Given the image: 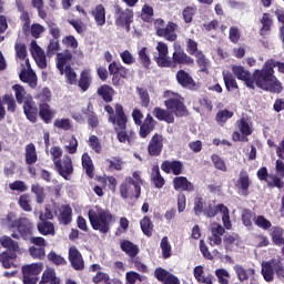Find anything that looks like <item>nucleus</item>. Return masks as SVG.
<instances>
[{
	"mask_svg": "<svg viewBox=\"0 0 284 284\" xmlns=\"http://www.w3.org/2000/svg\"><path fill=\"white\" fill-rule=\"evenodd\" d=\"M91 17H93L95 26L98 28H103L105 24V7L103 4H98L91 10Z\"/></svg>",
	"mask_w": 284,
	"mask_h": 284,
	"instance_id": "7c9ffc66",
	"label": "nucleus"
},
{
	"mask_svg": "<svg viewBox=\"0 0 284 284\" xmlns=\"http://www.w3.org/2000/svg\"><path fill=\"white\" fill-rule=\"evenodd\" d=\"M72 61V52L67 50L64 53H58L57 54V68L60 72V74H63V70H65V64Z\"/></svg>",
	"mask_w": 284,
	"mask_h": 284,
	"instance_id": "a19ab883",
	"label": "nucleus"
},
{
	"mask_svg": "<svg viewBox=\"0 0 284 284\" xmlns=\"http://www.w3.org/2000/svg\"><path fill=\"white\" fill-rule=\"evenodd\" d=\"M78 88L82 92H88L90 90V85H92V74L88 70H82L80 73V79L78 80Z\"/></svg>",
	"mask_w": 284,
	"mask_h": 284,
	"instance_id": "f704fd0d",
	"label": "nucleus"
},
{
	"mask_svg": "<svg viewBox=\"0 0 284 284\" xmlns=\"http://www.w3.org/2000/svg\"><path fill=\"white\" fill-rule=\"evenodd\" d=\"M54 114L57 112L50 106L48 103H39V116L43 123L47 125L52 123V119H54Z\"/></svg>",
	"mask_w": 284,
	"mask_h": 284,
	"instance_id": "c85d7f7f",
	"label": "nucleus"
},
{
	"mask_svg": "<svg viewBox=\"0 0 284 284\" xmlns=\"http://www.w3.org/2000/svg\"><path fill=\"white\" fill-rule=\"evenodd\" d=\"M82 168L85 171L87 176L89 179H94V163L92 162V158L88 152H84L81 158Z\"/></svg>",
	"mask_w": 284,
	"mask_h": 284,
	"instance_id": "c9c22d12",
	"label": "nucleus"
},
{
	"mask_svg": "<svg viewBox=\"0 0 284 284\" xmlns=\"http://www.w3.org/2000/svg\"><path fill=\"white\" fill-rule=\"evenodd\" d=\"M39 234L42 236H55L57 230L54 229V223L43 219V215H40V222L37 224Z\"/></svg>",
	"mask_w": 284,
	"mask_h": 284,
	"instance_id": "393cba45",
	"label": "nucleus"
},
{
	"mask_svg": "<svg viewBox=\"0 0 284 284\" xmlns=\"http://www.w3.org/2000/svg\"><path fill=\"white\" fill-rule=\"evenodd\" d=\"M120 250H122V252H124V254H126L131 260L136 258V256H139V252H141L139 245L134 244V242L130 240H122L120 242Z\"/></svg>",
	"mask_w": 284,
	"mask_h": 284,
	"instance_id": "bb28decb",
	"label": "nucleus"
},
{
	"mask_svg": "<svg viewBox=\"0 0 284 284\" xmlns=\"http://www.w3.org/2000/svg\"><path fill=\"white\" fill-rule=\"evenodd\" d=\"M232 72L236 77V79H239V81L244 82L248 90H256V79L254 78V72L252 74L243 65H233Z\"/></svg>",
	"mask_w": 284,
	"mask_h": 284,
	"instance_id": "9d476101",
	"label": "nucleus"
},
{
	"mask_svg": "<svg viewBox=\"0 0 284 284\" xmlns=\"http://www.w3.org/2000/svg\"><path fill=\"white\" fill-rule=\"evenodd\" d=\"M24 159L27 165H34L39 161V155L37 154V146L34 143H29L26 145Z\"/></svg>",
	"mask_w": 284,
	"mask_h": 284,
	"instance_id": "72a5a7b5",
	"label": "nucleus"
},
{
	"mask_svg": "<svg viewBox=\"0 0 284 284\" xmlns=\"http://www.w3.org/2000/svg\"><path fill=\"white\" fill-rule=\"evenodd\" d=\"M140 227L144 236H148L149 239L152 236V234H154V223L148 215L140 221Z\"/></svg>",
	"mask_w": 284,
	"mask_h": 284,
	"instance_id": "79ce46f5",
	"label": "nucleus"
},
{
	"mask_svg": "<svg viewBox=\"0 0 284 284\" xmlns=\"http://www.w3.org/2000/svg\"><path fill=\"white\" fill-rule=\"evenodd\" d=\"M175 79L179 85H181V88H184L186 90L196 92L199 88H201V84H199V82H196L194 78H192V75L183 69L176 72Z\"/></svg>",
	"mask_w": 284,
	"mask_h": 284,
	"instance_id": "9b49d317",
	"label": "nucleus"
},
{
	"mask_svg": "<svg viewBox=\"0 0 284 284\" xmlns=\"http://www.w3.org/2000/svg\"><path fill=\"white\" fill-rule=\"evenodd\" d=\"M40 283L42 284H61V280H59V277H57V272H54V270L52 268H47L41 277Z\"/></svg>",
	"mask_w": 284,
	"mask_h": 284,
	"instance_id": "c03bdc74",
	"label": "nucleus"
},
{
	"mask_svg": "<svg viewBox=\"0 0 284 284\" xmlns=\"http://www.w3.org/2000/svg\"><path fill=\"white\" fill-rule=\"evenodd\" d=\"M160 247L163 258H170L172 256V245L170 244V240L168 239V236L162 237Z\"/></svg>",
	"mask_w": 284,
	"mask_h": 284,
	"instance_id": "13d9d810",
	"label": "nucleus"
},
{
	"mask_svg": "<svg viewBox=\"0 0 284 284\" xmlns=\"http://www.w3.org/2000/svg\"><path fill=\"white\" fill-rule=\"evenodd\" d=\"M151 181L158 190H161V187L165 185V178L161 175V170L159 169V165H154L152 168Z\"/></svg>",
	"mask_w": 284,
	"mask_h": 284,
	"instance_id": "58836bf2",
	"label": "nucleus"
},
{
	"mask_svg": "<svg viewBox=\"0 0 284 284\" xmlns=\"http://www.w3.org/2000/svg\"><path fill=\"white\" fill-rule=\"evenodd\" d=\"M155 50L158 54L153 57V60L159 68H176V65L194 64V58L189 55L183 49L175 50L172 54V59H170L168 57L170 49L165 42H158Z\"/></svg>",
	"mask_w": 284,
	"mask_h": 284,
	"instance_id": "f03ea898",
	"label": "nucleus"
},
{
	"mask_svg": "<svg viewBox=\"0 0 284 284\" xmlns=\"http://www.w3.org/2000/svg\"><path fill=\"white\" fill-rule=\"evenodd\" d=\"M153 116L158 121H165V123H174V113L169 109H161V106H155L152 112Z\"/></svg>",
	"mask_w": 284,
	"mask_h": 284,
	"instance_id": "c756f323",
	"label": "nucleus"
},
{
	"mask_svg": "<svg viewBox=\"0 0 284 284\" xmlns=\"http://www.w3.org/2000/svg\"><path fill=\"white\" fill-rule=\"evenodd\" d=\"M23 113L26 114L28 121L31 123H37V119L39 116V109L34 105V100L32 97H27L23 102Z\"/></svg>",
	"mask_w": 284,
	"mask_h": 284,
	"instance_id": "412c9836",
	"label": "nucleus"
},
{
	"mask_svg": "<svg viewBox=\"0 0 284 284\" xmlns=\"http://www.w3.org/2000/svg\"><path fill=\"white\" fill-rule=\"evenodd\" d=\"M88 216L92 230H95L100 234H108L112 230L114 215L109 210L97 206L95 210H89Z\"/></svg>",
	"mask_w": 284,
	"mask_h": 284,
	"instance_id": "20e7f679",
	"label": "nucleus"
},
{
	"mask_svg": "<svg viewBox=\"0 0 284 284\" xmlns=\"http://www.w3.org/2000/svg\"><path fill=\"white\" fill-rule=\"evenodd\" d=\"M31 192L36 196V203L38 205H42V203H45V187L41 186V184L36 183L31 185Z\"/></svg>",
	"mask_w": 284,
	"mask_h": 284,
	"instance_id": "37998d69",
	"label": "nucleus"
},
{
	"mask_svg": "<svg viewBox=\"0 0 284 284\" xmlns=\"http://www.w3.org/2000/svg\"><path fill=\"white\" fill-rule=\"evenodd\" d=\"M223 243H224L225 250H227L229 252H232V250H234V245H236V247L241 245V237L236 233L226 234L223 239Z\"/></svg>",
	"mask_w": 284,
	"mask_h": 284,
	"instance_id": "ea45409f",
	"label": "nucleus"
},
{
	"mask_svg": "<svg viewBox=\"0 0 284 284\" xmlns=\"http://www.w3.org/2000/svg\"><path fill=\"white\" fill-rule=\"evenodd\" d=\"M120 196L124 200L141 199V196H136V189L134 187V183H132V176L125 178L124 182L120 185Z\"/></svg>",
	"mask_w": 284,
	"mask_h": 284,
	"instance_id": "f3484780",
	"label": "nucleus"
},
{
	"mask_svg": "<svg viewBox=\"0 0 284 284\" xmlns=\"http://www.w3.org/2000/svg\"><path fill=\"white\" fill-rule=\"evenodd\" d=\"M154 276L162 284H181V280L176 275L163 267L155 268Z\"/></svg>",
	"mask_w": 284,
	"mask_h": 284,
	"instance_id": "a211bd4d",
	"label": "nucleus"
},
{
	"mask_svg": "<svg viewBox=\"0 0 284 284\" xmlns=\"http://www.w3.org/2000/svg\"><path fill=\"white\" fill-rule=\"evenodd\" d=\"M69 262L71 263V267L75 270V272H81L85 270V261L83 260V255L77 248V246H71L69 248Z\"/></svg>",
	"mask_w": 284,
	"mask_h": 284,
	"instance_id": "dca6fc26",
	"label": "nucleus"
},
{
	"mask_svg": "<svg viewBox=\"0 0 284 284\" xmlns=\"http://www.w3.org/2000/svg\"><path fill=\"white\" fill-rule=\"evenodd\" d=\"M104 112L109 114L108 121L112 123L119 143H132L136 139L134 130H128L130 121L123 104L115 103L114 108L110 104L104 105Z\"/></svg>",
	"mask_w": 284,
	"mask_h": 284,
	"instance_id": "f257e3e1",
	"label": "nucleus"
},
{
	"mask_svg": "<svg viewBox=\"0 0 284 284\" xmlns=\"http://www.w3.org/2000/svg\"><path fill=\"white\" fill-rule=\"evenodd\" d=\"M58 221L60 225H70L72 223V206L70 204L61 206Z\"/></svg>",
	"mask_w": 284,
	"mask_h": 284,
	"instance_id": "473e14b6",
	"label": "nucleus"
},
{
	"mask_svg": "<svg viewBox=\"0 0 284 284\" xmlns=\"http://www.w3.org/2000/svg\"><path fill=\"white\" fill-rule=\"evenodd\" d=\"M6 221L8 226L11 230H17L24 241H28L34 232V224H32L28 217H20L14 220V213L11 212L8 213Z\"/></svg>",
	"mask_w": 284,
	"mask_h": 284,
	"instance_id": "39448f33",
	"label": "nucleus"
},
{
	"mask_svg": "<svg viewBox=\"0 0 284 284\" xmlns=\"http://www.w3.org/2000/svg\"><path fill=\"white\" fill-rule=\"evenodd\" d=\"M261 274L266 283L274 281V274H276L280 281L284 280V265L281 260L272 258L267 262H262Z\"/></svg>",
	"mask_w": 284,
	"mask_h": 284,
	"instance_id": "423d86ee",
	"label": "nucleus"
},
{
	"mask_svg": "<svg viewBox=\"0 0 284 284\" xmlns=\"http://www.w3.org/2000/svg\"><path fill=\"white\" fill-rule=\"evenodd\" d=\"M114 19L118 28H125L130 32L132 23H134V10L126 8L122 9L121 6H114Z\"/></svg>",
	"mask_w": 284,
	"mask_h": 284,
	"instance_id": "0eeeda50",
	"label": "nucleus"
},
{
	"mask_svg": "<svg viewBox=\"0 0 284 284\" xmlns=\"http://www.w3.org/2000/svg\"><path fill=\"white\" fill-rule=\"evenodd\" d=\"M166 110L174 112L175 116H185V104L180 98H170L164 101Z\"/></svg>",
	"mask_w": 284,
	"mask_h": 284,
	"instance_id": "4be33fe9",
	"label": "nucleus"
},
{
	"mask_svg": "<svg viewBox=\"0 0 284 284\" xmlns=\"http://www.w3.org/2000/svg\"><path fill=\"white\" fill-rule=\"evenodd\" d=\"M284 230L281 226H272L270 231V236L273 245L281 248V254L284 256Z\"/></svg>",
	"mask_w": 284,
	"mask_h": 284,
	"instance_id": "b1692460",
	"label": "nucleus"
},
{
	"mask_svg": "<svg viewBox=\"0 0 284 284\" xmlns=\"http://www.w3.org/2000/svg\"><path fill=\"white\" fill-rule=\"evenodd\" d=\"M250 185H252V180H250V173L245 170L240 171L239 179L235 182V187L240 190L243 196H248Z\"/></svg>",
	"mask_w": 284,
	"mask_h": 284,
	"instance_id": "aec40b11",
	"label": "nucleus"
},
{
	"mask_svg": "<svg viewBox=\"0 0 284 284\" xmlns=\"http://www.w3.org/2000/svg\"><path fill=\"white\" fill-rule=\"evenodd\" d=\"M176 28H179L178 23L169 21L163 29L158 30V37H161L162 39H165L172 43L179 39V36L176 34Z\"/></svg>",
	"mask_w": 284,
	"mask_h": 284,
	"instance_id": "6ab92c4d",
	"label": "nucleus"
},
{
	"mask_svg": "<svg viewBox=\"0 0 284 284\" xmlns=\"http://www.w3.org/2000/svg\"><path fill=\"white\" fill-rule=\"evenodd\" d=\"M164 138L160 133H154L148 144L149 156H161L163 152Z\"/></svg>",
	"mask_w": 284,
	"mask_h": 284,
	"instance_id": "2eb2a0df",
	"label": "nucleus"
},
{
	"mask_svg": "<svg viewBox=\"0 0 284 284\" xmlns=\"http://www.w3.org/2000/svg\"><path fill=\"white\" fill-rule=\"evenodd\" d=\"M43 272V264H29L22 266V275L39 278V274Z\"/></svg>",
	"mask_w": 284,
	"mask_h": 284,
	"instance_id": "4c0bfd02",
	"label": "nucleus"
},
{
	"mask_svg": "<svg viewBox=\"0 0 284 284\" xmlns=\"http://www.w3.org/2000/svg\"><path fill=\"white\" fill-rule=\"evenodd\" d=\"M97 94L104 101V103H112L114 101V94L116 91L109 84H102L97 89Z\"/></svg>",
	"mask_w": 284,
	"mask_h": 284,
	"instance_id": "cd10ccee",
	"label": "nucleus"
},
{
	"mask_svg": "<svg viewBox=\"0 0 284 284\" xmlns=\"http://www.w3.org/2000/svg\"><path fill=\"white\" fill-rule=\"evenodd\" d=\"M53 128H57L58 130H63L64 132H70L71 130H74V124H72V120L68 118H62L54 120Z\"/></svg>",
	"mask_w": 284,
	"mask_h": 284,
	"instance_id": "09e8293b",
	"label": "nucleus"
},
{
	"mask_svg": "<svg viewBox=\"0 0 284 284\" xmlns=\"http://www.w3.org/2000/svg\"><path fill=\"white\" fill-rule=\"evenodd\" d=\"M152 17H154V8L150 7V4H144L142 7L141 19L145 21V23H152Z\"/></svg>",
	"mask_w": 284,
	"mask_h": 284,
	"instance_id": "69168bd1",
	"label": "nucleus"
},
{
	"mask_svg": "<svg viewBox=\"0 0 284 284\" xmlns=\"http://www.w3.org/2000/svg\"><path fill=\"white\" fill-rule=\"evenodd\" d=\"M133 187L135 189V196H141V186L143 185V179H141V172L135 171L132 174Z\"/></svg>",
	"mask_w": 284,
	"mask_h": 284,
	"instance_id": "680f3d73",
	"label": "nucleus"
},
{
	"mask_svg": "<svg viewBox=\"0 0 284 284\" xmlns=\"http://www.w3.org/2000/svg\"><path fill=\"white\" fill-rule=\"evenodd\" d=\"M138 61L143 65L145 70H150V65H152V60L150 59V54H148V47H142L138 52Z\"/></svg>",
	"mask_w": 284,
	"mask_h": 284,
	"instance_id": "de8ad7c7",
	"label": "nucleus"
},
{
	"mask_svg": "<svg viewBox=\"0 0 284 284\" xmlns=\"http://www.w3.org/2000/svg\"><path fill=\"white\" fill-rule=\"evenodd\" d=\"M14 261H17V253H8L3 251L0 254V263H2L4 270H10V267L14 265Z\"/></svg>",
	"mask_w": 284,
	"mask_h": 284,
	"instance_id": "49530a36",
	"label": "nucleus"
},
{
	"mask_svg": "<svg viewBox=\"0 0 284 284\" xmlns=\"http://www.w3.org/2000/svg\"><path fill=\"white\" fill-rule=\"evenodd\" d=\"M158 122L154 120V116L152 114L148 113L145 115V119L142 120L141 124H139V136L140 139H148L150 134H152L153 131L156 130Z\"/></svg>",
	"mask_w": 284,
	"mask_h": 284,
	"instance_id": "ddd939ff",
	"label": "nucleus"
},
{
	"mask_svg": "<svg viewBox=\"0 0 284 284\" xmlns=\"http://www.w3.org/2000/svg\"><path fill=\"white\" fill-rule=\"evenodd\" d=\"M54 170L64 179V181H70L72 174H74V164L72 158L69 154H64L60 161H57L54 164Z\"/></svg>",
	"mask_w": 284,
	"mask_h": 284,
	"instance_id": "6e6552de",
	"label": "nucleus"
},
{
	"mask_svg": "<svg viewBox=\"0 0 284 284\" xmlns=\"http://www.w3.org/2000/svg\"><path fill=\"white\" fill-rule=\"evenodd\" d=\"M20 81H22V83H28L29 87L32 88V90H34L37 88V73L32 70L29 71H21L20 73Z\"/></svg>",
	"mask_w": 284,
	"mask_h": 284,
	"instance_id": "e433bc0d",
	"label": "nucleus"
},
{
	"mask_svg": "<svg viewBox=\"0 0 284 284\" xmlns=\"http://www.w3.org/2000/svg\"><path fill=\"white\" fill-rule=\"evenodd\" d=\"M232 116H234V112L227 109L220 110L215 115V121L216 123H219V125H225V123H227V120L232 119Z\"/></svg>",
	"mask_w": 284,
	"mask_h": 284,
	"instance_id": "5fc2aeb1",
	"label": "nucleus"
},
{
	"mask_svg": "<svg viewBox=\"0 0 284 284\" xmlns=\"http://www.w3.org/2000/svg\"><path fill=\"white\" fill-rule=\"evenodd\" d=\"M108 70L110 77H112V85H114V88H119V85H121V80L128 79V74H130L128 68L115 61L109 64Z\"/></svg>",
	"mask_w": 284,
	"mask_h": 284,
	"instance_id": "1a4fd4ad",
	"label": "nucleus"
},
{
	"mask_svg": "<svg viewBox=\"0 0 284 284\" xmlns=\"http://www.w3.org/2000/svg\"><path fill=\"white\" fill-rule=\"evenodd\" d=\"M173 190L175 192H194V183H192L185 176H175L173 178Z\"/></svg>",
	"mask_w": 284,
	"mask_h": 284,
	"instance_id": "5701e85b",
	"label": "nucleus"
},
{
	"mask_svg": "<svg viewBox=\"0 0 284 284\" xmlns=\"http://www.w3.org/2000/svg\"><path fill=\"white\" fill-rule=\"evenodd\" d=\"M220 212L222 214V223L225 230H232V221H230V209L225 204H220Z\"/></svg>",
	"mask_w": 284,
	"mask_h": 284,
	"instance_id": "4d7b16f0",
	"label": "nucleus"
},
{
	"mask_svg": "<svg viewBox=\"0 0 284 284\" xmlns=\"http://www.w3.org/2000/svg\"><path fill=\"white\" fill-rule=\"evenodd\" d=\"M233 270L240 283H245L247 281H255L256 268L254 267L246 268L245 266H243V264H235L233 266Z\"/></svg>",
	"mask_w": 284,
	"mask_h": 284,
	"instance_id": "4468645a",
	"label": "nucleus"
},
{
	"mask_svg": "<svg viewBox=\"0 0 284 284\" xmlns=\"http://www.w3.org/2000/svg\"><path fill=\"white\" fill-rule=\"evenodd\" d=\"M47 26L49 28V34L52 36V39L54 40L61 39V28H59V26L54 21L52 20L47 21Z\"/></svg>",
	"mask_w": 284,
	"mask_h": 284,
	"instance_id": "0e129e2a",
	"label": "nucleus"
},
{
	"mask_svg": "<svg viewBox=\"0 0 284 284\" xmlns=\"http://www.w3.org/2000/svg\"><path fill=\"white\" fill-rule=\"evenodd\" d=\"M193 275L197 283L214 284V275L212 273H205L202 265H197L193 268Z\"/></svg>",
	"mask_w": 284,
	"mask_h": 284,
	"instance_id": "a878e982",
	"label": "nucleus"
},
{
	"mask_svg": "<svg viewBox=\"0 0 284 284\" xmlns=\"http://www.w3.org/2000/svg\"><path fill=\"white\" fill-rule=\"evenodd\" d=\"M31 37L33 39H41V34L45 32V27H43L41 23H32L31 26L29 24V31Z\"/></svg>",
	"mask_w": 284,
	"mask_h": 284,
	"instance_id": "bf43d9fd",
	"label": "nucleus"
},
{
	"mask_svg": "<svg viewBox=\"0 0 284 284\" xmlns=\"http://www.w3.org/2000/svg\"><path fill=\"white\" fill-rule=\"evenodd\" d=\"M12 90L14 91L17 103L19 104L26 103V99L30 97V95H27L28 93L26 92V89L21 84H14L12 87Z\"/></svg>",
	"mask_w": 284,
	"mask_h": 284,
	"instance_id": "6e6d98bb",
	"label": "nucleus"
},
{
	"mask_svg": "<svg viewBox=\"0 0 284 284\" xmlns=\"http://www.w3.org/2000/svg\"><path fill=\"white\" fill-rule=\"evenodd\" d=\"M161 170L165 174H173L174 176H181L183 172L185 171V165L180 160H164L161 163Z\"/></svg>",
	"mask_w": 284,
	"mask_h": 284,
	"instance_id": "f8f14e48",
	"label": "nucleus"
},
{
	"mask_svg": "<svg viewBox=\"0 0 284 284\" xmlns=\"http://www.w3.org/2000/svg\"><path fill=\"white\" fill-rule=\"evenodd\" d=\"M197 67L200 68V72H207V59L203 51H199L195 55Z\"/></svg>",
	"mask_w": 284,
	"mask_h": 284,
	"instance_id": "774afa93",
	"label": "nucleus"
},
{
	"mask_svg": "<svg viewBox=\"0 0 284 284\" xmlns=\"http://www.w3.org/2000/svg\"><path fill=\"white\" fill-rule=\"evenodd\" d=\"M254 79L256 88L264 90V92H271L272 94H281L283 92V83L274 75L272 67L256 69L254 71Z\"/></svg>",
	"mask_w": 284,
	"mask_h": 284,
	"instance_id": "7ed1b4c3",
	"label": "nucleus"
},
{
	"mask_svg": "<svg viewBox=\"0 0 284 284\" xmlns=\"http://www.w3.org/2000/svg\"><path fill=\"white\" fill-rule=\"evenodd\" d=\"M260 21L262 24V28L260 29V36L266 37L267 32L272 30V18L270 17V13H263Z\"/></svg>",
	"mask_w": 284,
	"mask_h": 284,
	"instance_id": "8fccbe9b",
	"label": "nucleus"
},
{
	"mask_svg": "<svg viewBox=\"0 0 284 284\" xmlns=\"http://www.w3.org/2000/svg\"><path fill=\"white\" fill-rule=\"evenodd\" d=\"M224 85L227 92H232V90H239V82H236V78L231 72L222 73Z\"/></svg>",
	"mask_w": 284,
	"mask_h": 284,
	"instance_id": "a18cd8bd",
	"label": "nucleus"
},
{
	"mask_svg": "<svg viewBox=\"0 0 284 284\" xmlns=\"http://www.w3.org/2000/svg\"><path fill=\"white\" fill-rule=\"evenodd\" d=\"M0 245H2L9 254H17L19 252V242L12 240V237L8 235H3L0 237Z\"/></svg>",
	"mask_w": 284,
	"mask_h": 284,
	"instance_id": "2f4dec72",
	"label": "nucleus"
},
{
	"mask_svg": "<svg viewBox=\"0 0 284 284\" xmlns=\"http://www.w3.org/2000/svg\"><path fill=\"white\" fill-rule=\"evenodd\" d=\"M215 276L217 278L219 284H230V272L225 268L215 270Z\"/></svg>",
	"mask_w": 284,
	"mask_h": 284,
	"instance_id": "e2e57ef3",
	"label": "nucleus"
},
{
	"mask_svg": "<svg viewBox=\"0 0 284 284\" xmlns=\"http://www.w3.org/2000/svg\"><path fill=\"white\" fill-rule=\"evenodd\" d=\"M36 99L40 101V103H50V101H52V91H50L48 87H44L37 93Z\"/></svg>",
	"mask_w": 284,
	"mask_h": 284,
	"instance_id": "052dcab7",
	"label": "nucleus"
},
{
	"mask_svg": "<svg viewBox=\"0 0 284 284\" xmlns=\"http://www.w3.org/2000/svg\"><path fill=\"white\" fill-rule=\"evenodd\" d=\"M236 125H237L241 134H243L246 139H247V136H250L252 134V132H254V130L250 125V122H247V120L245 118H241L236 122Z\"/></svg>",
	"mask_w": 284,
	"mask_h": 284,
	"instance_id": "864d4df0",
	"label": "nucleus"
},
{
	"mask_svg": "<svg viewBox=\"0 0 284 284\" xmlns=\"http://www.w3.org/2000/svg\"><path fill=\"white\" fill-rule=\"evenodd\" d=\"M32 201L30 200V194H21L18 199V205L23 212H32Z\"/></svg>",
	"mask_w": 284,
	"mask_h": 284,
	"instance_id": "603ef678",
	"label": "nucleus"
},
{
	"mask_svg": "<svg viewBox=\"0 0 284 284\" xmlns=\"http://www.w3.org/2000/svg\"><path fill=\"white\" fill-rule=\"evenodd\" d=\"M63 74L65 77V83H68V85H77V72L70 64L64 67Z\"/></svg>",
	"mask_w": 284,
	"mask_h": 284,
	"instance_id": "3c124183",
	"label": "nucleus"
},
{
	"mask_svg": "<svg viewBox=\"0 0 284 284\" xmlns=\"http://www.w3.org/2000/svg\"><path fill=\"white\" fill-rule=\"evenodd\" d=\"M196 14V7H185L182 11V17L185 23H192Z\"/></svg>",
	"mask_w": 284,
	"mask_h": 284,
	"instance_id": "338daca9",
	"label": "nucleus"
}]
</instances>
